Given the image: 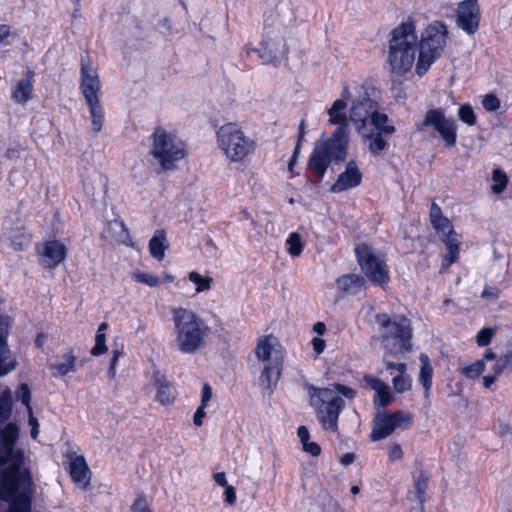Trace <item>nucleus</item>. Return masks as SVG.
<instances>
[{
	"mask_svg": "<svg viewBox=\"0 0 512 512\" xmlns=\"http://www.w3.org/2000/svg\"><path fill=\"white\" fill-rule=\"evenodd\" d=\"M448 28L440 21H433L427 25L421 34L418 48L419 55L416 61V74L423 76L432 64L439 59L447 45Z\"/></svg>",
	"mask_w": 512,
	"mask_h": 512,
	"instance_id": "obj_7",
	"label": "nucleus"
},
{
	"mask_svg": "<svg viewBox=\"0 0 512 512\" xmlns=\"http://www.w3.org/2000/svg\"><path fill=\"white\" fill-rule=\"evenodd\" d=\"M351 95L350 120L356 125L359 134H367L369 118L376 108V103L363 84H357Z\"/></svg>",
	"mask_w": 512,
	"mask_h": 512,
	"instance_id": "obj_12",
	"label": "nucleus"
},
{
	"mask_svg": "<svg viewBox=\"0 0 512 512\" xmlns=\"http://www.w3.org/2000/svg\"><path fill=\"white\" fill-rule=\"evenodd\" d=\"M492 180V192L497 195L503 193L508 183L507 175L501 169L497 168L493 170Z\"/></svg>",
	"mask_w": 512,
	"mask_h": 512,
	"instance_id": "obj_39",
	"label": "nucleus"
},
{
	"mask_svg": "<svg viewBox=\"0 0 512 512\" xmlns=\"http://www.w3.org/2000/svg\"><path fill=\"white\" fill-rule=\"evenodd\" d=\"M392 385L397 393L402 394L409 391L412 387V378L407 374V370L397 373V375L392 378Z\"/></svg>",
	"mask_w": 512,
	"mask_h": 512,
	"instance_id": "obj_37",
	"label": "nucleus"
},
{
	"mask_svg": "<svg viewBox=\"0 0 512 512\" xmlns=\"http://www.w3.org/2000/svg\"><path fill=\"white\" fill-rule=\"evenodd\" d=\"M12 407V391L9 388H5L0 394V424L4 423L10 418Z\"/></svg>",
	"mask_w": 512,
	"mask_h": 512,
	"instance_id": "obj_35",
	"label": "nucleus"
},
{
	"mask_svg": "<svg viewBox=\"0 0 512 512\" xmlns=\"http://www.w3.org/2000/svg\"><path fill=\"white\" fill-rule=\"evenodd\" d=\"M429 216L431 224L443 217L441 208L434 202L431 204Z\"/></svg>",
	"mask_w": 512,
	"mask_h": 512,
	"instance_id": "obj_52",
	"label": "nucleus"
},
{
	"mask_svg": "<svg viewBox=\"0 0 512 512\" xmlns=\"http://www.w3.org/2000/svg\"><path fill=\"white\" fill-rule=\"evenodd\" d=\"M423 126H430L438 132L445 144L452 147L457 139V126L453 119L445 117L439 109L429 110L422 123Z\"/></svg>",
	"mask_w": 512,
	"mask_h": 512,
	"instance_id": "obj_16",
	"label": "nucleus"
},
{
	"mask_svg": "<svg viewBox=\"0 0 512 512\" xmlns=\"http://www.w3.org/2000/svg\"><path fill=\"white\" fill-rule=\"evenodd\" d=\"M348 144L349 141L335 139L332 135L327 140L317 142L309 158V169L319 178H323L332 162L346 159Z\"/></svg>",
	"mask_w": 512,
	"mask_h": 512,
	"instance_id": "obj_9",
	"label": "nucleus"
},
{
	"mask_svg": "<svg viewBox=\"0 0 512 512\" xmlns=\"http://www.w3.org/2000/svg\"><path fill=\"white\" fill-rule=\"evenodd\" d=\"M358 263L363 273L374 284L383 286L390 280L385 259L372 247L360 244L355 248Z\"/></svg>",
	"mask_w": 512,
	"mask_h": 512,
	"instance_id": "obj_11",
	"label": "nucleus"
},
{
	"mask_svg": "<svg viewBox=\"0 0 512 512\" xmlns=\"http://www.w3.org/2000/svg\"><path fill=\"white\" fill-rule=\"evenodd\" d=\"M50 369L54 377H64L77 370V355L72 349L66 351L59 361L50 364Z\"/></svg>",
	"mask_w": 512,
	"mask_h": 512,
	"instance_id": "obj_24",
	"label": "nucleus"
},
{
	"mask_svg": "<svg viewBox=\"0 0 512 512\" xmlns=\"http://www.w3.org/2000/svg\"><path fill=\"white\" fill-rule=\"evenodd\" d=\"M363 379L364 382L375 391L380 406L387 407L393 402L394 396L391 393L388 384L378 377L371 375H365Z\"/></svg>",
	"mask_w": 512,
	"mask_h": 512,
	"instance_id": "obj_26",
	"label": "nucleus"
},
{
	"mask_svg": "<svg viewBox=\"0 0 512 512\" xmlns=\"http://www.w3.org/2000/svg\"><path fill=\"white\" fill-rule=\"evenodd\" d=\"M419 360L421 362V367L418 379L425 390V397L428 398L429 391L432 387L433 367L429 357L425 353H421L419 355Z\"/></svg>",
	"mask_w": 512,
	"mask_h": 512,
	"instance_id": "obj_29",
	"label": "nucleus"
},
{
	"mask_svg": "<svg viewBox=\"0 0 512 512\" xmlns=\"http://www.w3.org/2000/svg\"><path fill=\"white\" fill-rule=\"evenodd\" d=\"M288 252L292 256H299L303 251V243L298 233H291L286 241Z\"/></svg>",
	"mask_w": 512,
	"mask_h": 512,
	"instance_id": "obj_41",
	"label": "nucleus"
},
{
	"mask_svg": "<svg viewBox=\"0 0 512 512\" xmlns=\"http://www.w3.org/2000/svg\"><path fill=\"white\" fill-rule=\"evenodd\" d=\"M482 105L485 110L493 112L500 108V100L495 95L487 94L482 100Z\"/></svg>",
	"mask_w": 512,
	"mask_h": 512,
	"instance_id": "obj_47",
	"label": "nucleus"
},
{
	"mask_svg": "<svg viewBox=\"0 0 512 512\" xmlns=\"http://www.w3.org/2000/svg\"><path fill=\"white\" fill-rule=\"evenodd\" d=\"M384 133L374 132L370 126H367V134H360L368 141V149L372 154L384 152L388 144L383 137Z\"/></svg>",
	"mask_w": 512,
	"mask_h": 512,
	"instance_id": "obj_30",
	"label": "nucleus"
},
{
	"mask_svg": "<svg viewBox=\"0 0 512 512\" xmlns=\"http://www.w3.org/2000/svg\"><path fill=\"white\" fill-rule=\"evenodd\" d=\"M309 403L315 409L317 419L325 430L336 432L338 430L339 415L345 407L347 399L355 398L357 392L353 388L333 383L325 388L306 385Z\"/></svg>",
	"mask_w": 512,
	"mask_h": 512,
	"instance_id": "obj_2",
	"label": "nucleus"
},
{
	"mask_svg": "<svg viewBox=\"0 0 512 512\" xmlns=\"http://www.w3.org/2000/svg\"><path fill=\"white\" fill-rule=\"evenodd\" d=\"M497 355L490 349L485 352L483 357L472 364L463 366L459 369L460 373L468 379H477L483 372L487 371V364L496 359Z\"/></svg>",
	"mask_w": 512,
	"mask_h": 512,
	"instance_id": "obj_25",
	"label": "nucleus"
},
{
	"mask_svg": "<svg viewBox=\"0 0 512 512\" xmlns=\"http://www.w3.org/2000/svg\"><path fill=\"white\" fill-rule=\"evenodd\" d=\"M188 280L195 285V292L202 293L211 289L213 279L208 276H202L196 271L188 274Z\"/></svg>",
	"mask_w": 512,
	"mask_h": 512,
	"instance_id": "obj_38",
	"label": "nucleus"
},
{
	"mask_svg": "<svg viewBox=\"0 0 512 512\" xmlns=\"http://www.w3.org/2000/svg\"><path fill=\"white\" fill-rule=\"evenodd\" d=\"M386 364L387 370H395L397 373L403 372L404 370H407V365L405 363H394L391 361L384 360Z\"/></svg>",
	"mask_w": 512,
	"mask_h": 512,
	"instance_id": "obj_54",
	"label": "nucleus"
},
{
	"mask_svg": "<svg viewBox=\"0 0 512 512\" xmlns=\"http://www.w3.org/2000/svg\"><path fill=\"white\" fill-rule=\"evenodd\" d=\"M432 226L443 235V242L447 246L448 254L443 259V266L449 267L459 256V237L454 232L453 226L448 218L442 217L438 221L432 223Z\"/></svg>",
	"mask_w": 512,
	"mask_h": 512,
	"instance_id": "obj_18",
	"label": "nucleus"
},
{
	"mask_svg": "<svg viewBox=\"0 0 512 512\" xmlns=\"http://www.w3.org/2000/svg\"><path fill=\"white\" fill-rule=\"evenodd\" d=\"M167 248L165 232L163 230H157L149 241L150 254L155 259L162 260Z\"/></svg>",
	"mask_w": 512,
	"mask_h": 512,
	"instance_id": "obj_31",
	"label": "nucleus"
},
{
	"mask_svg": "<svg viewBox=\"0 0 512 512\" xmlns=\"http://www.w3.org/2000/svg\"><path fill=\"white\" fill-rule=\"evenodd\" d=\"M80 88L86 102L100 100L101 81L98 69L88 55L81 57Z\"/></svg>",
	"mask_w": 512,
	"mask_h": 512,
	"instance_id": "obj_15",
	"label": "nucleus"
},
{
	"mask_svg": "<svg viewBox=\"0 0 512 512\" xmlns=\"http://www.w3.org/2000/svg\"><path fill=\"white\" fill-rule=\"evenodd\" d=\"M67 249L64 243L58 240L45 242L40 250V260L46 268H56L66 258Z\"/></svg>",
	"mask_w": 512,
	"mask_h": 512,
	"instance_id": "obj_20",
	"label": "nucleus"
},
{
	"mask_svg": "<svg viewBox=\"0 0 512 512\" xmlns=\"http://www.w3.org/2000/svg\"><path fill=\"white\" fill-rule=\"evenodd\" d=\"M91 116L92 130L99 133L102 130L104 122V110L100 100L86 102Z\"/></svg>",
	"mask_w": 512,
	"mask_h": 512,
	"instance_id": "obj_33",
	"label": "nucleus"
},
{
	"mask_svg": "<svg viewBox=\"0 0 512 512\" xmlns=\"http://www.w3.org/2000/svg\"><path fill=\"white\" fill-rule=\"evenodd\" d=\"M376 322L379 326L387 329L383 336V340L387 342L385 345L386 355L395 356L411 349L412 332L408 319L401 317L391 321L388 314L379 313L376 315Z\"/></svg>",
	"mask_w": 512,
	"mask_h": 512,
	"instance_id": "obj_10",
	"label": "nucleus"
},
{
	"mask_svg": "<svg viewBox=\"0 0 512 512\" xmlns=\"http://www.w3.org/2000/svg\"><path fill=\"white\" fill-rule=\"evenodd\" d=\"M457 115L460 121L469 126L476 124V114L470 104H462L458 109Z\"/></svg>",
	"mask_w": 512,
	"mask_h": 512,
	"instance_id": "obj_40",
	"label": "nucleus"
},
{
	"mask_svg": "<svg viewBox=\"0 0 512 512\" xmlns=\"http://www.w3.org/2000/svg\"><path fill=\"white\" fill-rule=\"evenodd\" d=\"M351 97L352 95L350 88L348 86H344L341 91L340 98L336 99L327 111L328 124L337 126L336 130L332 133V136H335V139H343L349 141L350 116H347V106Z\"/></svg>",
	"mask_w": 512,
	"mask_h": 512,
	"instance_id": "obj_13",
	"label": "nucleus"
},
{
	"mask_svg": "<svg viewBox=\"0 0 512 512\" xmlns=\"http://www.w3.org/2000/svg\"><path fill=\"white\" fill-rule=\"evenodd\" d=\"M305 127H306L305 120H302L300 123V126H299V135H298L297 142H302V140L304 139V136L306 134Z\"/></svg>",
	"mask_w": 512,
	"mask_h": 512,
	"instance_id": "obj_64",
	"label": "nucleus"
},
{
	"mask_svg": "<svg viewBox=\"0 0 512 512\" xmlns=\"http://www.w3.org/2000/svg\"><path fill=\"white\" fill-rule=\"evenodd\" d=\"M418 37L412 21L394 28L389 40L388 63L393 77H403L416 65L415 55Z\"/></svg>",
	"mask_w": 512,
	"mask_h": 512,
	"instance_id": "obj_4",
	"label": "nucleus"
},
{
	"mask_svg": "<svg viewBox=\"0 0 512 512\" xmlns=\"http://www.w3.org/2000/svg\"><path fill=\"white\" fill-rule=\"evenodd\" d=\"M224 497H225V501L229 505H234L236 503L235 489L232 486H230V485L226 486L225 487V491H224Z\"/></svg>",
	"mask_w": 512,
	"mask_h": 512,
	"instance_id": "obj_53",
	"label": "nucleus"
},
{
	"mask_svg": "<svg viewBox=\"0 0 512 512\" xmlns=\"http://www.w3.org/2000/svg\"><path fill=\"white\" fill-rule=\"evenodd\" d=\"M153 385L156 388V400L162 405H168L173 402L175 395L173 388L166 378L158 372L153 375Z\"/></svg>",
	"mask_w": 512,
	"mask_h": 512,
	"instance_id": "obj_27",
	"label": "nucleus"
},
{
	"mask_svg": "<svg viewBox=\"0 0 512 512\" xmlns=\"http://www.w3.org/2000/svg\"><path fill=\"white\" fill-rule=\"evenodd\" d=\"M499 291L496 288L493 287H486L482 292L483 298H498Z\"/></svg>",
	"mask_w": 512,
	"mask_h": 512,
	"instance_id": "obj_58",
	"label": "nucleus"
},
{
	"mask_svg": "<svg viewBox=\"0 0 512 512\" xmlns=\"http://www.w3.org/2000/svg\"><path fill=\"white\" fill-rule=\"evenodd\" d=\"M122 354H123V346L122 345H116V347L112 350L111 363H117L118 364V360L122 356Z\"/></svg>",
	"mask_w": 512,
	"mask_h": 512,
	"instance_id": "obj_60",
	"label": "nucleus"
},
{
	"mask_svg": "<svg viewBox=\"0 0 512 512\" xmlns=\"http://www.w3.org/2000/svg\"><path fill=\"white\" fill-rule=\"evenodd\" d=\"M480 22V7L477 0H463L458 4L456 24L469 35L477 32Z\"/></svg>",
	"mask_w": 512,
	"mask_h": 512,
	"instance_id": "obj_17",
	"label": "nucleus"
},
{
	"mask_svg": "<svg viewBox=\"0 0 512 512\" xmlns=\"http://www.w3.org/2000/svg\"><path fill=\"white\" fill-rule=\"evenodd\" d=\"M9 326V317L0 316V376L12 372L17 365L15 360L7 361L10 353L7 345Z\"/></svg>",
	"mask_w": 512,
	"mask_h": 512,
	"instance_id": "obj_22",
	"label": "nucleus"
},
{
	"mask_svg": "<svg viewBox=\"0 0 512 512\" xmlns=\"http://www.w3.org/2000/svg\"><path fill=\"white\" fill-rule=\"evenodd\" d=\"M19 438V428L8 423L0 429V498L11 500L9 509L0 503V512H30L33 482L29 469L25 466L23 451L14 449Z\"/></svg>",
	"mask_w": 512,
	"mask_h": 512,
	"instance_id": "obj_1",
	"label": "nucleus"
},
{
	"mask_svg": "<svg viewBox=\"0 0 512 512\" xmlns=\"http://www.w3.org/2000/svg\"><path fill=\"white\" fill-rule=\"evenodd\" d=\"M504 368H505V362H503L502 360H500L496 357V359L492 362V364L487 369L490 373L488 375L483 376L484 387L490 388L495 383V381L497 380L499 375L502 373Z\"/></svg>",
	"mask_w": 512,
	"mask_h": 512,
	"instance_id": "obj_36",
	"label": "nucleus"
},
{
	"mask_svg": "<svg viewBox=\"0 0 512 512\" xmlns=\"http://www.w3.org/2000/svg\"><path fill=\"white\" fill-rule=\"evenodd\" d=\"M150 154L160 166L161 171L172 170L175 163L187 155L186 145L175 133L157 128L152 135Z\"/></svg>",
	"mask_w": 512,
	"mask_h": 512,
	"instance_id": "obj_8",
	"label": "nucleus"
},
{
	"mask_svg": "<svg viewBox=\"0 0 512 512\" xmlns=\"http://www.w3.org/2000/svg\"><path fill=\"white\" fill-rule=\"evenodd\" d=\"M112 227L115 229H120L121 233L123 234L121 236L120 240L122 242H125L126 239L129 237V234H128V231H127L125 225L122 222H115L114 224H112Z\"/></svg>",
	"mask_w": 512,
	"mask_h": 512,
	"instance_id": "obj_59",
	"label": "nucleus"
},
{
	"mask_svg": "<svg viewBox=\"0 0 512 512\" xmlns=\"http://www.w3.org/2000/svg\"><path fill=\"white\" fill-rule=\"evenodd\" d=\"M414 486L417 491L419 501L423 502L428 486V477L424 472L421 471L419 474L414 476Z\"/></svg>",
	"mask_w": 512,
	"mask_h": 512,
	"instance_id": "obj_43",
	"label": "nucleus"
},
{
	"mask_svg": "<svg viewBox=\"0 0 512 512\" xmlns=\"http://www.w3.org/2000/svg\"><path fill=\"white\" fill-rule=\"evenodd\" d=\"M132 278L136 282L143 283L149 287H157L161 283L159 277L155 276L154 274L140 271L134 272L132 274Z\"/></svg>",
	"mask_w": 512,
	"mask_h": 512,
	"instance_id": "obj_42",
	"label": "nucleus"
},
{
	"mask_svg": "<svg viewBox=\"0 0 512 512\" xmlns=\"http://www.w3.org/2000/svg\"><path fill=\"white\" fill-rule=\"evenodd\" d=\"M106 335L105 333H97L95 338V346L91 350V354L98 356L106 353Z\"/></svg>",
	"mask_w": 512,
	"mask_h": 512,
	"instance_id": "obj_45",
	"label": "nucleus"
},
{
	"mask_svg": "<svg viewBox=\"0 0 512 512\" xmlns=\"http://www.w3.org/2000/svg\"><path fill=\"white\" fill-rule=\"evenodd\" d=\"M69 472L79 488L87 490L90 487L91 471L83 456H76L70 461Z\"/></svg>",
	"mask_w": 512,
	"mask_h": 512,
	"instance_id": "obj_23",
	"label": "nucleus"
},
{
	"mask_svg": "<svg viewBox=\"0 0 512 512\" xmlns=\"http://www.w3.org/2000/svg\"><path fill=\"white\" fill-rule=\"evenodd\" d=\"M362 180V173L359 170L355 161H349L336 182L332 185L331 191L340 193L348 189H352L360 185Z\"/></svg>",
	"mask_w": 512,
	"mask_h": 512,
	"instance_id": "obj_21",
	"label": "nucleus"
},
{
	"mask_svg": "<svg viewBox=\"0 0 512 512\" xmlns=\"http://www.w3.org/2000/svg\"><path fill=\"white\" fill-rule=\"evenodd\" d=\"M313 349L317 354H320L323 352L325 348V341L322 338L315 337L312 340Z\"/></svg>",
	"mask_w": 512,
	"mask_h": 512,
	"instance_id": "obj_56",
	"label": "nucleus"
},
{
	"mask_svg": "<svg viewBox=\"0 0 512 512\" xmlns=\"http://www.w3.org/2000/svg\"><path fill=\"white\" fill-rule=\"evenodd\" d=\"M10 35V27L6 24H0V45Z\"/></svg>",
	"mask_w": 512,
	"mask_h": 512,
	"instance_id": "obj_62",
	"label": "nucleus"
},
{
	"mask_svg": "<svg viewBox=\"0 0 512 512\" xmlns=\"http://www.w3.org/2000/svg\"><path fill=\"white\" fill-rule=\"evenodd\" d=\"M212 398V388L209 384L205 383L202 388L201 405L202 408H206L208 402Z\"/></svg>",
	"mask_w": 512,
	"mask_h": 512,
	"instance_id": "obj_50",
	"label": "nucleus"
},
{
	"mask_svg": "<svg viewBox=\"0 0 512 512\" xmlns=\"http://www.w3.org/2000/svg\"><path fill=\"white\" fill-rule=\"evenodd\" d=\"M205 408H202V406H199L196 410L193 418V422L196 426H201L203 424V418L205 417Z\"/></svg>",
	"mask_w": 512,
	"mask_h": 512,
	"instance_id": "obj_55",
	"label": "nucleus"
},
{
	"mask_svg": "<svg viewBox=\"0 0 512 512\" xmlns=\"http://www.w3.org/2000/svg\"><path fill=\"white\" fill-rule=\"evenodd\" d=\"M255 355L262 365L258 385L265 394L270 395L276 389L284 364L282 347L277 337L271 334L261 337Z\"/></svg>",
	"mask_w": 512,
	"mask_h": 512,
	"instance_id": "obj_5",
	"label": "nucleus"
},
{
	"mask_svg": "<svg viewBox=\"0 0 512 512\" xmlns=\"http://www.w3.org/2000/svg\"><path fill=\"white\" fill-rule=\"evenodd\" d=\"M132 512H152L148 501L144 497H139L132 505Z\"/></svg>",
	"mask_w": 512,
	"mask_h": 512,
	"instance_id": "obj_48",
	"label": "nucleus"
},
{
	"mask_svg": "<svg viewBox=\"0 0 512 512\" xmlns=\"http://www.w3.org/2000/svg\"><path fill=\"white\" fill-rule=\"evenodd\" d=\"M413 423L410 412L399 410L392 414H378L371 432V439L378 441L389 437L398 427L408 428Z\"/></svg>",
	"mask_w": 512,
	"mask_h": 512,
	"instance_id": "obj_14",
	"label": "nucleus"
},
{
	"mask_svg": "<svg viewBox=\"0 0 512 512\" xmlns=\"http://www.w3.org/2000/svg\"><path fill=\"white\" fill-rule=\"evenodd\" d=\"M214 480L219 486H222V487L229 486L224 472H218V473L214 474Z\"/></svg>",
	"mask_w": 512,
	"mask_h": 512,
	"instance_id": "obj_61",
	"label": "nucleus"
},
{
	"mask_svg": "<svg viewBox=\"0 0 512 512\" xmlns=\"http://www.w3.org/2000/svg\"><path fill=\"white\" fill-rule=\"evenodd\" d=\"M495 334H496V329H494V328L485 327V328L480 329L476 335V342H477L478 346H480V347L488 346L491 343Z\"/></svg>",
	"mask_w": 512,
	"mask_h": 512,
	"instance_id": "obj_44",
	"label": "nucleus"
},
{
	"mask_svg": "<svg viewBox=\"0 0 512 512\" xmlns=\"http://www.w3.org/2000/svg\"><path fill=\"white\" fill-rule=\"evenodd\" d=\"M403 456L402 448L399 444L394 443L391 445L389 449V460L390 461H397L400 460Z\"/></svg>",
	"mask_w": 512,
	"mask_h": 512,
	"instance_id": "obj_49",
	"label": "nucleus"
},
{
	"mask_svg": "<svg viewBox=\"0 0 512 512\" xmlns=\"http://www.w3.org/2000/svg\"><path fill=\"white\" fill-rule=\"evenodd\" d=\"M171 315V334L179 352L194 354L205 346L211 329L198 314L191 309L177 307L171 310Z\"/></svg>",
	"mask_w": 512,
	"mask_h": 512,
	"instance_id": "obj_3",
	"label": "nucleus"
},
{
	"mask_svg": "<svg viewBox=\"0 0 512 512\" xmlns=\"http://www.w3.org/2000/svg\"><path fill=\"white\" fill-rule=\"evenodd\" d=\"M336 285L339 291L355 295L361 291L364 279L356 274H346L337 279Z\"/></svg>",
	"mask_w": 512,
	"mask_h": 512,
	"instance_id": "obj_28",
	"label": "nucleus"
},
{
	"mask_svg": "<svg viewBox=\"0 0 512 512\" xmlns=\"http://www.w3.org/2000/svg\"><path fill=\"white\" fill-rule=\"evenodd\" d=\"M216 143L229 163L243 164L256 151L255 140L236 122L221 125L216 131Z\"/></svg>",
	"mask_w": 512,
	"mask_h": 512,
	"instance_id": "obj_6",
	"label": "nucleus"
},
{
	"mask_svg": "<svg viewBox=\"0 0 512 512\" xmlns=\"http://www.w3.org/2000/svg\"><path fill=\"white\" fill-rule=\"evenodd\" d=\"M33 84L31 79L24 78L16 83L15 88L12 91V97L17 103H26L32 97Z\"/></svg>",
	"mask_w": 512,
	"mask_h": 512,
	"instance_id": "obj_32",
	"label": "nucleus"
},
{
	"mask_svg": "<svg viewBox=\"0 0 512 512\" xmlns=\"http://www.w3.org/2000/svg\"><path fill=\"white\" fill-rule=\"evenodd\" d=\"M297 434H298V437H299L302 445H304L305 442L307 443L309 441V438H310L309 430L305 426H300L298 428Z\"/></svg>",
	"mask_w": 512,
	"mask_h": 512,
	"instance_id": "obj_57",
	"label": "nucleus"
},
{
	"mask_svg": "<svg viewBox=\"0 0 512 512\" xmlns=\"http://www.w3.org/2000/svg\"><path fill=\"white\" fill-rule=\"evenodd\" d=\"M257 53L258 57L264 64L276 65L281 56L285 54V45L281 41H275L272 39H264L259 49H254L249 46L244 48V53L249 56L251 53Z\"/></svg>",
	"mask_w": 512,
	"mask_h": 512,
	"instance_id": "obj_19",
	"label": "nucleus"
},
{
	"mask_svg": "<svg viewBox=\"0 0 512 512\" xmlns=\"http://www.w3.org/2000/svg\"><path fill=\"white\" fill-rule=\"evenodd\" d=\"M354 459H355V456L354 454H351V453H347L345 455L342 456L341 458V462L344 464V465H349L351 463L354 462Z\"/></svg>",
	"mask_w": 512,
	"mask_h": 512,
	"instance_id": "obj_63",
	"label": "nucleus"
},
{
	"mask_svg": "<svg viewBox=\"0 0 512 512\" xmlns=\"http://www.w3.org/2000/svg\"><path fill=\"white\" fill-rule=\"evenodd\" d=\"M17 399L21 400V402L27 406L28 412H31L30 399L31 392L29 386L26 383H22L19 386V389L16 392Z\"/></svg>",
	"mask_w": 512,
	"mask_h": 512,
	"instance_id": "obj_46",
	"label": "nucleus"
},
{
	"mask_svg": "<svg viewBox=\"0 0 512 512\" xmlns=\"http://www.w3.org/2000/svg\"><path fill=\"white\" fill-rule=\"evenodd\" d=\"M303 449L305 452L309 453L310 455H312L314 457L319 456L321 453L320 446L315 442H310V441H308L307 443L305 442L303 445Z\"/></svg>",
	"mask_w": 512,
	"mask_h": 512,
	"instance_id": "obj_51",
	"label": "nucleus"
},
{
	"mask_svg": "<svg viewBox=\"0 0 512 512\" xmlns=\"http://www.w3.org/2000/svg\"><path fill=\"white\" fill-rule=\"evenodd\" d=\"M388 120V116L385 113L375 109L369 118V123L375 127L376 132L390 135L395 132V127L388 124Z\"/></svg>",
	"mask_w": 512,
	"mask_h": 512,
	"instance_id": "obj_34",
	"label": "nucleus"
}]
</instances>
